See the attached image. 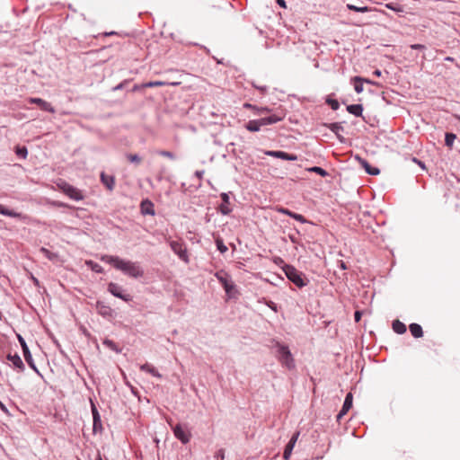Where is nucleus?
<instances>
[{
	"instance_id": "obj_1",
	"label": "nucleus",
	"mask_w": 460,
	"mask_h": 460,
	"mask_svg": "<svg viewBox=\"0 0 460 460\" xmlns=\"http://www.w3.org/2000/svg\"><path fill=\"white\" fill-rule=\"evenodd\" d=\"M101 261L112 265L116 270L130 278L138 279L144 275V270L137 261H131L108 254L102 255Z\"/></svg>"
},
{
	"instance_id": "obj_2",
	"label": "nucleus",
	"mask_w": 460,
	"mask_h": 460,
	"mask_svg": "<svg viewBox=\"0 0 460 460\" xmlns=\"http://www.w3.org/2000/svg\"><path fill=\"white\" fill-rule=\"evenodd\" d=\"M283 271L286 277L297 288H302L308 284V279L305 277L304 273L297 270L294 266L285 264Z\"/></svg>"
},
{
	"instance_id": "obj_3",
	"label": "nucleus",
	"mask_w": 460,
	"mask_h": 460,
	"mask_svg": "<svg viewBox=\"0 0 460 460\" xmlns=\"http://www.w3.org/2000/svg\"><path fill=\"white\" fill-rule=\"evenodd\" d=\"M276 356L282 367L288 369L295 367V360L288 346L278 342L276 344Z\"/></svg>"
},
{
	"instance_id": "obj_4",
	"label": "nucleus",
	"mask_w": 460,
	"mask_h": 460,
	"mask_svg": "<svg viewBox=\"0 0 460 460\" xmlns=\"http://www.w3.org/2000/svg\"><path fill=\"white\" fill-rule=\"evenodd\" d=\"M174 437L182 444H188L191 438V433L186 424L178 423L172 428Z\"/></svg>"
},
{
	"instance_id": "obj_5",
	"label": "nucleus",
	"mask_w": 460,
	"mask_h": 460,
	"mask_svg": "<svg viewBox=\"0 0 460 460\" xmlns=\"http://www.w3.org/2000/svg\"><path fill=\"white\" fill-rule=\"evenodd\" d=\"M108 291L114 296L125 302H129L132 300V296L124 289V288L118 283L110 282L107 288Z\"/></svg>"
},
{
	"instance_id": "obj_6",
	"label": "nucleus",
	"mask_w": 460,
	"mask_h": 460,
	"mask_svg": "<svg viewBox=\"0 0 460 460\" xmlns=\"http://www.w3.org/2000/svg\"><path fill=\"white\" fill-rule=\"evenodd\" d=\"M170 247L172 251L185 263L190 262L186 245L181 241H171Z\"/></svg>"
},
{
	"instance_id": "obj_7",
	"label": "nucleus",
	"mask_w": 460,
	"mask_h": 460,
	"mask_svg": "<svg viewBox=\"0 0 460 460\" xmlns=\"http://www.w3.org/2000/svg\"><path fill=\"white\" fill-rule=\"evenodd\" d=\"M215 277L217 279L219 283L223 286L226 293L230 296L232 290L234 289V284L232 282L230 276L224 270H220L215 273Z\"/></svg>"
},
{
	"instance_id": "obj_8",
	"label": "nucleus",
	"mask_w": 460,
	"mask_h": 460,
	"mask_svg": "<svg viewBox=\"0 0 460 460\" xmlns=\"http://www.w3.org/2000/svg\"><path fill=\"white\" fill-rule=\"evenodd\" d=\"M269 114V116L258 119L261 127L276 124L281 121L285 117V114L282 111H272Z\"/></svg>"
},
{
	"instance_id": "obj_9",
	"label": "nucleus",
	"mask_w": 460,
	"mask_h": 460,
	"mask_svg": "<svg viewBox=\"0 0 460 460\" xmlns=\"http://www.w3.org/2000/svg\"><path fill=\"white\" fill-rule=\"evenodd\" d=\"M18 341L22 346V352H23V357H24V359L25 361L28 363V365L32 368L34 369L37 373H39V370L34 363V360L32 358V356L31 354V351L26 344V341H24V339L21 336V335H18Z\"/></svg>"
},
{
	"instance_id": "obj_10",
	"label": "nucleus",
	"mask_w": 460,
	"mask_h": 460,
	"mask_svg": "<svg viewBox=\"0 0 460 460\" xmlns=\"http://www.w3.org/2000/svg\"><path fill=\"white\" fill-rule=\"evenodd\" d=\"M264 155L274 158H279L287 161H296L297 155L295 154H289L280 150H265Z\"/></svg>"
},
{
	"instance_id": "obj_11",
	"label": "nucleus",
	"mask_w": 460,
	"mask_h": 460,
	"mask_svg": "<svg viewBox=\"0 0 460 460\" xmlns=\"http://www.w3.org/2000/svg\"><path fill=\"white\" fill-rule=\"evenodd\" d=\"M62 190H63V192L66 196H68L71 199H74L76 201L84 199V195H83L82 191L79 189H77L72 185L65 184L64 187L62 188Z\"/></svg>"
},
{
	"instance_id": "obj_12",
	"label": "nucleus",
	"mask_w": 460,
	"mask_h": 460,
	"mask_svg": "<svg viewBox=\"0 0 460 460\" xmlns=\"http://www.w3.org/2000/svg\"><path fill=\"white\" fill-rule=\"evenodd\" d=\"M27 101L31 104L38 105L40 108V110H42L44 111H48V112H50V113H54L55 112V109L51 105V103L46 102L45 100H43L41 98L30 97V98H28Z\"/></svg>"
},
{
	"instance_id": "obj_13",
	"label": "nucleus",
	"mask_w": 460,
	"mask_h": 460,
	"mask_svg": "<svg viewBox=\"0 0 460 460\" xmlns=\"http://www.w3.org/2000/svg\"><path fill=\"white\" fill-rule=\"evenodd\" d=\"M353 402V395L351 393L347 394L342 408L337 415V420H340L347 412L351 409Z\"/></svg>"
},
{
	"instance_id": "obj_14",
	"label": "nucleus",
	"mask_w": 460,
	"mask_h": 460,
	"mask_svg": "<svg viewBox=\"0 0 460 460\" xmlns=\"http://www.w3.org/2000/svg\"><path fill=\"white\" fill-rule=\"evenodd\" d=\"M220 198L222 199V204L219 206V212L223 215H229L232 211L230 208V199L229 195L226 192H222L220 194Z\"/></svg>"
},
{
	"instance_id": "obj_15",
	"label": "nucleus",
	"mask_w": 460,
	"mask_h": 460,
	"mask_svg": "<svg viewBox=\"0 0 460 460\" xmlns=\"http://www.w3.org/2000/svg\"><path fill=\"white\" fill-rule=\"evenodd\" d=\"M7 360L17 369H19V371L22 372L24 370V364L21 358V357L15 353V354H11L9 353L7 355Z\"/></svg>"
},
{
	"instance_id": "obj_16",
	"label": "nucleus",
	"mask_w": 460,
	"mask_h": 460,
	"mask_svg": "<svg viewBox=\"0 0 460 460\" xmlns=\"http://www.w3.org/2000/svg\"><path fill=\"white\" fill-rule=\"evenodd\" d=\"M298 436H299V432H296L292 438H290L289 442L286 445L285 447V450H284V453H283V457L288 460L289 459L290 456H291V453H292V450L296 445V442L298 438Z\"/></svg>"
},
{
	"instance_id": "obj_17",
	"label": "nucleus",
	"mask_w": 460,
	"mask_h": 460,
	"mask_svg": "<svg viewBox=\"0 0 460 460\" xmlns=\"http://www.w3.org/2000/svg\"><path fill=\"white\" fill-rule=\"evenodd\" d=\"M101 181L102 183L109 190H113L115 187V178L112 175H108L105 172H102L101 175Z\"/></svg>"
},
{
	"instance_id": "obj_18",
	"label": "nucleus",
	"mask_w": 460,
	"mask_h": 460,
	"mask_svg": "<svg viewBox=\"0 0 460 460\" xmlns=\"http://www.w3.org/2000/svg\"><path fill=\"white\" fill-rule=\"evenodd\" d=\"M0 214L3 216L14 217V218H20V219H25L27 217L22 213L11 210L4 207L0 204Z\"/></svg>"
},
{
	"instance_id": "obj_19",
	"label": "nucleus",
	"mask_w": 460,
	"mask_h": 460,
	"mask_svg": "<svg viewBox=\"0 0 460 460\" xmlns=\"http://www.w3.org/2000/svg\"><path fill=\"white\" fill-rule=\"evenodd\" d=\"M91 410H92L93 420V430H96L98 427H102V421H101V416L99 414V411L92 400H91Z\"/></svg>"
},
{
	"instance_id": "obj_20",
	"label": "nucleus",
	"mask_w": 460,
	"mask_h": 460,
	"mask_svg": "<svg viewBox=\"0 0 460 460\" xmlns=\"http://www.w3.org/2000/svg\"><path fill=\"white\" fill-rule=\"evenodd\" d=\"M140 369L142 371L147 372L155 377L162 378V375L158 372V370L152 365L146 363L140 366Z\"/></svg>"
},
{
	"instance_id": "obj_21",
	"label": "nucleus",
	"mask_w": 460,
	"mask_h": 460,
	"mask_svg": "<svg viewBox=\"0 0 460 460\" xmlns=\"http://www.w3.org/2000/svg\"><path fill=\"white\" fill-rule=\"evenodd\" d=\"M346 109L349 113L356 117H360L363 112V106L361 104H350L348 105Z\"/></svg>"
},
{
	"instance_id": "obj_22",
	"label": "nucleus",
	"mask_w": 460,
	"mask_h": 460,
	"mask_svg": "<svg viewBox=\"0 0 460 460\" xmlns=\"http://www.w3.org/2000/svg\"><path fill=\"white\" fill-rule=\"evenodd\" d=\"M245 128L250 132H258L261 130V124L258 119L249 120L245 125Z\"/></svg>"
},
{
	"instance_id": "obj_23",
	"label": "nucleus",
	"mask_w": 460,
	"mask_h": 460,
	"mask_svg": "<svg viewBox=\"0 0 460 460\" xmlns=\"http://www.w3.org/2000/svg\"><path fill=\"white\" fill-rule=\"evenodd\" d=\"M410 332L414 338H420L423 336V331L420 324L411 323L409 326Z\"/></svg>"
},
{
	"instance_id": "obj_24",
	"label": "nucleus",
	"mask_w": 460,
	"mask_h": 460,
	"mask_svg": "<svg viewBox=\"0 0 460 460\" xmlns=\"http://www.w3.org/2000/svg\"><path fill=\"white\" fill-rule=\"evenodd\" d=\"M352 81L354 82V90L357 93H361L364 90L363 88V77L361 76H355L352 78Z\"/></svg>"
},
{
	"instance_id": "obj_25",
	"label": "nucleus",
	"mask_w": 460,
	"mask_h": 460,
	"mask_svg": "<svg viewBox=\"0 0 460 460\" xmlns=\"http://www.w3.org/2000/svg\"><path fill=\"white\" fill-rule=\"evenodd\" d=\"M393 330L398 334H403L406 332V325L399 320H395L393 322Z\"/></svg>"
},
{
	"instance_id": "obj_26",
	"label": "nucleus",
	"mask_w": 460,
	"mask_h": 460,
	"mask_svg": "<svg viewBox=\"0 0 460 460\" xmlns=\"http://www.w3.org/2000/svg\"><path fill=\"white\" fill-rule=\"evenodd\" d=\"M273 110L268 106H255V109H254V111H253V114L254 115H257V116H261V115H263V114H268V113H270L272 112Z\"/></svg>"
},
{
	"instance_id": "obj_27",
	"label": "nucleus",
	"mask_w": 460,
	"mask_h": 460,
	"mask_svg": "<svg viewBox=\"0 0 460 460\" xmlns=\"http://www.w3.org/2000/svg\"><path fill=\"white\" fill-rule=\"evenodd\" d=\"M362 165L363 167L365 168L366 172L369 174V175H377L379 174L380 171L378 168L376 167H373L371 166L367 161H363L362 162Z\"/></svg>"
},
{
	"instance_id": "obj_28",
	"label": "nucleus",
	"mask_w": 460,
	"mask_h": 460,
	"mask_svg": "<svg viewBox=\"0 0 460 460\" xmlns=\"http://www.w3.org/2000/svg\"><path fill=\"white\" fill-rule=\"evenodd\" d=\"M85 264L93 272H96V273H102L103 272V268L100 264H98L97 262H94L93 261H86Z\"/></svg>"
},
{
	"instance_id": "obj_29",
	"label": "nucleus",
	"mask_w": 460,
	"mask_h": 460,
	"mask_svg": "<svg viewBox=\"0 0 460 460\" xmlns=\"http://www.w3.org/2000/svg\"><path fill=\"white\" fill-rule=\"evenodd\" d=\"M14 151H15L16 155L22 159H25L28 155L27 147L24 146H16Z\"/></svg>"
},
{
	"instance_id": "obj_30",
	"label": "nucleus",
	"mask_w": 460,
	"mask_h": 460,
	"mask_svg": "<svg viewBox=\"0 0 460 460\" xmlns=\"http://www.w3.org/2000/svg\"><path fill=\"white\" fill-rule=\"evenodd\" d=\"M456 138V134L451 133V132L446 133V135H445V145L447 146H448L449 148H451L453 146V144H454Z\"/></svg>"
},
{
	"instance_id": "obj_31",
	"label": "nucleus",
	"mask_w": 460,
	"mask_h": 460,
	"mask_svg": "<svg viewBox=\"0 0 460 460\" xmlns=\"http://www.w3.org/2000/svg\"><path fill=\"white\" fill-rule=\"evenodd\" d=\"M346 6L349 10L355 11L358 13H367L370 10V8L367 6H356L352 4H347Z\"/></svg>"
},
{
	"instance_id": "obj_32",
	"label": "nucleus",
	"mask_w": 460,
	"mask_h": 460,
	"mask_svg": "<svg viewBox=\"0 0 460 460\" xmlns=\"http://www.w3.org/2000/svg\"><path fill=\"white\" fill-rule=\"evenodd\" d=\"M40 253H42L46 258H48L49 261H54L58 255L52 252H50L49 250H48L47 248L45 247H41L40 249Z\"/></svg>"
},
{
	"instance_id": "obj_33",
	"label": "nucleus",
	"mask_w": 460,
	"mask_h": 460,
	"mask_svg": "<svg viewBox=\"0 0 460 460\" xmlns=\"http://www.w3.org/2000/svg\"><path fill=\"white\" fill-rule=\"evenodd\" d=\"M97 308L99 309V313L103 315V316H107V315H111V308L110 306H107V305H100L98 303L97 305Z\"/></svg>"
},
{
	"instance_id": "obj_34",
	"label": "nucleus",
	"mask_w": 460,
	"mask_h": 460,
	"mask_svg": "<svg viewBox=\"0 0 460 460\" xmlns=\"http://www.w3.org/2000/svg\"><path fill=\"white\" fill-rule=\"evenodd\" d=\"M307 171L315 172L323 177H325L328 175V172L324 169H323L322 167H319V166L310 167L307 169Z\"/></svg>"
},
{
	"instance_id": "obj_35",
	"label": "nucleus",
	"mask_w": 460,
	"mask_h": 460,
	"mask_svg": "<svg viewBox=\"0 0 460 460\" xmlns=\"http://www.w3.org/2000/svg\"><path fill=\"white\" fill-rule=\"evenodd\" d=\"M216 245H217V250L221 253H225L228 250L227 246L224 243V242H223V240L221 238H217L216 239Z\"/></svg>"
},
{
	"instance_id": "obj_36",
	"label": "nucleus",
	"mask_w": 460,
	"mask_h": 460,
	"mask_svg": "<svg viewBox=\"0 0 460 460\" xmlns=\"http://www.w3.org/2000/svg\"><path fill=\"white\" fill-rule=\"evenodd\" d=\"M102 343L107 348L111 349V350H113L115 352H119V349H118L117 344L113 341L105 339Z\"/></svg>"
},
{
	"instance_id": "obj_37",
	"label": "nucleus",
	"mask_w": 460,
	"mask_h": 460,
	"mask_svg": "<svg viewBox=\"0 0 460 460\" xmlns=\"http://www.w3.org/2000/svg\"><path fill=\"white\" fill-rule=\"evenodd\" d=\"M328 128L332 132H333L336 135H338L340 131L343 130V127L338 122L331 123L328 126Z\"/></svg>"
},
{
	"instance_id": "obj_38",
	"label": "nucleus",
	"mask_w": 460,
	"mask_h": 460,
	"mask_svg": "<svg viewBox=\"0 0 460 460\" xmlns=\"http://www.w3.org/2000/svg\"><path fill=\"white\" fill-rule=\"evenodd\" d=\"M325 102L332 108V110H333V111H337L340 108V103L335 99H332L330 97H327Z\"/></svg>"
},
{
	"instance_id": "obj_39",
	"label": "nucleus",
	"mask_w": 460,
	"mask_h": 460,
	"mask_svg": "<svg viewBox=\"0 0 460 460\" xmlns=\"http://www.w3.org/2000/svg\"><path fill=\"white\" fill-rule=\"evenodd\" d=\"M164 84H165V83L162 82V81H149V82L144 84L143 86L152 88V87L163 86Z\"/></svg>"
},
{
	"instance_id": "obj_40",
	"label": "nucleus",
	"mask_w": 460,
	"mask_h": 460,
	"mask_svg": "<svg viewBox=\"0 0 460 460\" xmlns=\"http://www.w3.org/2000/svg\"><path fill=\"white\" fill-rule=\"evenodd\" d=\"M127 158L128 159L129 162L137 164H140L141 162V158L137 154H128L127 155Z\"/></svg>"
},
{
	"instance_id": "obj_41",
	"label": "nucleus",
	"mask_w": 460,
	"mask_h": 460,
	"mask_svg": "<svg viewBox=\"0 0 460 460\" xmlns=\"http://www.w3.org/2000/svg\"><path fill=\"white\" fill-rule=\"evenodd\" d=\"M291 217L302 224H305V223L309 222L303 215L297 214L295 212H293V214L291 215Z\"/></svg>"
},
{
	"instance_id": "obj_42",
	"label": "nucleus",
	"mask_w": 460,
	"mask_h": 460,
	"mask_svg": "<svg viewBox=\"0 0 460 460\" xmlns=\"http://www.w3.org/2000/svg\"><path fill=\"white\" fill-rule=\"evenodd\" d=\"M158 155H160L161 156H164V157H167V158H169L171 160H174L175 159L174 154L170 152V151L160 150V151H158Z\"/></svg>"
},
{
	"instance_id": "obj_43",
	"label": "nucleus",
	"mask_w": 460,
	"mask_h": 460,
	"mask_svg": "<svg viewBox=\"0 0 460 460\" xmlns=\"http://www.w3.org/2000/svg\"><path fill=\"white\" fill-rule=\"evenodd\" d=\"M278 212H279L280 214H283V215H287L288 217H291V215L293 214V211L288 209V208H278Z\"/></svg>"
},
{
	"instance_id": "obj_44",
	"label": "nucleus",
	"mask_w": 460,
	"mask_h": 460,
	"mask_svg": "<svg viewBox=\"0 0 460 460\" xmlns=\"http://www.w3.org/2000/svg\"><path fill=\"white\" fill-rule=\"evenodd\" d=\"M127 84V81H123L120 84H117L115 87H113V91H119L123 89L124 85Z\"/></svg>"
},
{
	"instance_id": "obj_45",
	"label": "nucleus",
	"mask_w": 460,
	"mask_h": 460,
	"mask_svg": "<svg viewBox=\"0 0 460 460\" xmlns=\"http://www.w3.org/2000/svg\"><path fill=\"white\" fill-rule=\"evenodd\" d=\"M252 85L256 89L260 90L261 92V93H265L267 92V87L266 86H259V85H256L254 84Z\"/></svg>"
},
{
	"instance_id": "obj_46",
	"label": "nucleus",
	"mask_w": 460,
	"mask_h": 460,
	"mask_svg": "<svg viewBox=\"0 0 460 460\" xmlns=\"http://www.w3.org/2000/svg\"><path fill=\"white\" fill-rule=\"evenodd\" d=\"M255 106L256 105H253V104H251V103H248V102H245L243 104V108L248 109V110H252V111H254Z\"/></svg>"
},
{
	"instance_id": "obj_47",
	"label": "nucleus",
	"mask_w": 460,
	"mask_h": 460,
	"mask_svg": "<svg viewBox=\"0 0 460 460\" xmlns=\"http://www.w3.org/2000/svg\"><path fill=\"white\" fill-rule=\"evenodd\" d=\"M142 212H143V214H148V215H154L155 214V211H154V209L152 208H146V209H144L142 208Z\"/></svg>"
},
{
	"instance_id": "obj_48",
	"label": "nucleus",
	"mask_w": 460,
	"mask_h": 460,
	"mask_svg": "<svg viewBox=\"0 0 460 460\" xmlns=\"http://www.w3.org/2000/svg\"><path fill=\"white\" fill-rule=\"evenodd\" d=\"M354 319H355V322H359L361 319V312L356 311L354 313Z\"/></svg>"
},
{
	"instance_id": "obj_49",
	"label": "nucleus",
	"mask_w": 460,
	"mask_h": 460,
	"mask_svg": "<svg viewBox=\"0 0 460 460\" xmlns=\"http://www.w3.org/2000/svg\"><path fill=\"white\" fill-rule=\"evenodd\" d=\"M203 175H204V171H196L195 172V176L199 179V180H201L203 178Z\"/></svg>"
},
{
	"instance_id": "obj_50",
	"label": "nucleus",
	"mask_w": 460,
	"mask_h": 460,
	"mask_svg": "<svg viewBox=\"0 0 460 460\" xmlns=\"http://www.w3.org/2000/svg\"><path fill=\"white\" fill-rule=\"evenodd\" d=\"M386 6H387L389 9L394 10V11H397V12H399V11H401V10H402L400 7H399V8L394 7V4H386Z\"/></svg>"
},
{
	"instance_id": "obj_51",
	"label": "nucleus",
	"mask_w": 460,
	"mask_h": 460,
	"mask_svg": "<svg viewBox=\"0 0 460 460\" xmlns=\"http://www.w3.org/2000/svg\"><path fill=\"white\" fill-rule=\"evenodd\" d=\"M363 82L364 83H367V84H374V85H379L377 83L370 80V79H367V78H363Z\"/></svg>"
},
{
	"instance_id": "obj_52",
	"label": "nucleus",
	"mask_w": 460,
	"mask_h": 460,
	"mask_svg": "<svg viewBox=\"0 0 460 460\" xmlns=\"http://www.w3.org/2000/svg\"><path fill=\"white\" fill-rule=\"evenodd\" d=\"M411 48L414 49H423L425 47L421 44H414L411 46Z\"/></svg>"
},
{
	"instance_id": "obj_53",
	"label": "nucleus",
	"mask_w": 460,
	"mask_h": 460,
	"mask_svg": "<svg viewBox=\"0 0 460 460\" xmlns=\"http://www.w3.org/2000/svg\"><path fill=\"white\" fill-rule=\"evenodd\" d=\"M277 3H278V4H279V6L284 7V8L286 7V2H285V0H277Z\"/></svg>"
},
{
	"instance_id": "obj_54",
	"label": "nucleus",
	"mask_w": 460,
	"mask_h": 460,
	"mask_svg": "<svg viewBox=\"0 0 460 460\" xmlns=\"http://www.w3.org/2000/svg\"><path fill=\"white\" fill-rule=\"evenodd\" d=\"M413 162L417 163L422 168H425L424 164L421 161L418 160L417 158H413Z\"/></svg>"
},
{
	"instance_id": "obj_55",
	"label": "nucleus",
	"mask_w": 460,
	"mask_h": 460,
	"mask_svg": "<svg viewBox=\"0 0 460 460\" xmlns=\"http://www.w3.org/2000/svg\"><path fill=\"white\" fill-rule=\"evenodd\" d=\"M373 75H376V76H381L382 72H381V70H379V69H376V70L373 72Z\"/></svg>"
},
{
	"instance_id": "obj_56",
	"label": "nucleus",
	"mask_w": 460,
	"mask_h": 460,
	"mask_svg": "<svg viewBox=\"0 0 460 460\" xmlns=\"http://www.w3.org/2000/svg\"><path fill=\"white\" fill-rule=\"evenodd\" d=\"M58 207L59 208H66L67 207L66 204L63 203V202H56L55 203Z\"/></svg>"
},
{
	"instance_id": "obj_57",
	"label": "nucleus",
	"mask_w": 460,
	"mask_h": 460,
	"mask_svg": "<svg viewBox=\"0 0 460 460\" xmlns=\"http://www.w3.org/2000/svg\"><path fill=\"white\" fill-rule=\"evenodd\" d=\"M217 456H220L221 458H224V451L221 449L217 454Z\"/></svg>"
},
{
	"instance_id": "obj_58",
	"label": "nucleus",
	"mask_w": 460,
	"mask_h": 460,
	"mask_svg": "<svg viewBox=\"0 0 460 460\" xmlns=\"http://www.w3.org/2000/svg\"><path fill=\"white\" fill-rule=\"evenodd\" d=\"M340 266H341V268L342 270H346V265H345L344 261H340Z\"/></svg>"
},
{
	"instance_id": "obj_59",
	"label": "nucleus",
	"mask_w": 460,
	"mask_h": 460,
	"mask_svg": "<svg viewBox=\"0 0 460 460\" xmlns=\"http://www.w3.org/2000/svg\"><path fill=\"white\" fill-rule=\"evenodd\" d=\"M31 279H32L33 283H34L36 286H38V285H39V280H38V279L34 278L33 276L31 277Z\"/></svg>"
},
{
	"instance_id": "obj_60",
	"label": "nucleus",
	"mask_w": 460,
	"mask_h": 460,
	"mask_svg": "<svg viewBox=\"0 0 460 460\" xmlns=\"http://www.w3.org/2000/svg\"><path fill=\"white\" fill-rule=\"evenodd\" d=\"M0 406H1V409H3V410H4V411H6L5 406H4L2 402H0Z\"/></svg>"
},
{
	"instance_id": "obj_61",
	"label": "nucleus",
	"mask_w": 460,
	"mask_h": 460,
	"mask_svg": "<svg viewBox=\"0 0 460 460\" xmlns=\"http://www.w3.org/2000/svg\"><path fill=\"white\" fill-rule=\"evenodd\" d=\"M446 60H447V61H453L454 59H453V58L447 57V58H446Z\"/></svg>"
},
{
	"instance_id": "obj_62",
	"label": "nucleus",
	"mask_w": 460,
	"mask_h": 460,
	"mask_svg": "<svg viewBox=\"0 0 460 460\" xmlns=\"http://www.w3.org/2000/svg\"><path fill=\"white\" fill-rule=\"evenodd\" d=\"M96 460H102V456L100 454H98L97 457H96Z\"/></svg>"
}]
</instances>
